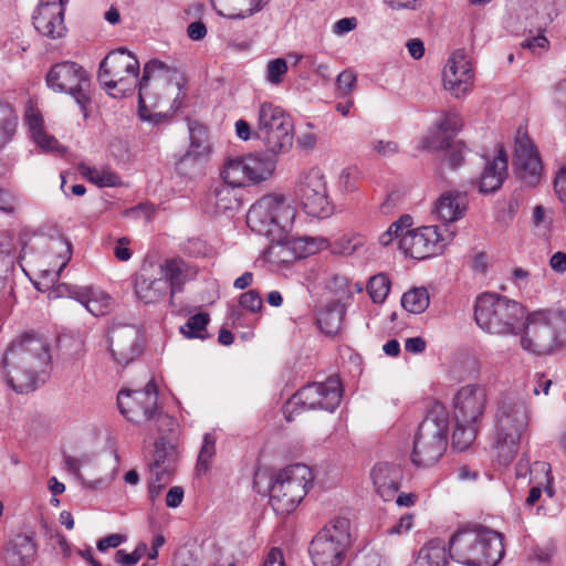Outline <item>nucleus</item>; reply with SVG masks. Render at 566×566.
Here are the masks:
<instances>
[{
	"label": "nucleus",
	"mask_w": 566,
	"mask_h": 566,
	"mask_svg": "<svg viewBox=\"0 0 566 566\" xmlns=\"http://www.w3.org/2000/svg\"><path fill=\"white\" fill-rule=\"evenodd\" d=\"M526 308L518 302L496 293H483L474 304V319L493 335H516L524 326Z\"/></svg>",
	"instance_id": "obj_6"
},
{
	"label": "nucleus",
	"mask_w": 566,
	"mask_h": 566,
	"mask_svg": "<svg viewBox=\"0 0 566 566\" xmlns=\"http://www.w3.org/2000/svg\"><path fill=\"white\" fill-rule=\"evenodd\" d=\"M520 343L524 350L547 355L566 345V313L537 311L526 313Z\"/></svg>",
	"instance_id": "obj_7"
},
{
	"label": "nucleus",
	"mask_w": 566,
	"mask_h": 566,
	"mask_svg": "<svg viewBox=\"0 0 566 566\" xmlns=\"http://www.w3.org/2000/svg\"><path fill=\"white\" fill-rule=\"evenodd\" d=\"M48 343L34 333L14 337L2 357L7 384L17 394H28L44 384L51 369Z\"/></svg>",
	"instance_id": "obj_1"
},
{
	"label": "nucleus",
	"mask_w": 566,
	"mask_h": 566,
	"mask_svg": "<svg viewBox=\"0 0 566 566\" xmlns=\"http://www.w3.org/2000/svg\"><path fill=\"white\" fill-rule=\"evenodd\" d=\"M450 557L465 566H496L504 556L502 535L475 524L459 528L449 542Z\"/></svg>",
	"instance_id": "obj_3"
},
{
	"label": "nucleus",
	"mask_w": 566,
	"mask_h": 566,
	"mask_svg": "<svg viewBox=\"0 0 566 566\" xmlns=\"http://www.w3.org/2000/svg\"><path fill=\"white\" fill-rule=\"evenodd\" d=\"M216 453V439L212 434L206 433L203 442L198 455L197 470L207 471L209 469L212 457Z\"/></svg>",
	"instance_id": "obj_47"
},
{
	"label": "nucleus",
	"mask_w": 566,
	"mask_h": 566,
	"mask_svg": "<svg viewBox=\"0 0 566 566\" xmlns=\"http://www.w3.org/2000/svg\"><path fill=\"white\" fill-rule=\"evenodd\" d=\"M554 190L560 201H566V164H564L556 172Z\"/></svg>",
	"instance_id": "obj_56"
},
{
	"label": "nucleus",
	"mask_w": 566,
	"mask_h": 566,
	"mask_svg": "<svg viewBox=\"0 0 566 566\" xmlns=\"http://www.w3.org/2000/svg\"><path fill=\"white\" fill-rule=\"evenodd\" d=\"M468 202L465 192L457 190L446 191L439 197L436 203V211L441 220L454 222L465 214Z\"/></svg>",
	"instance_id": "obj_31"
},
{
	"label": "nucleus",
	"mask_w": 566,
	"mask_h": 566,
	"mask_svg": "<svg viewBox=\"0 0 566 566\" xmlns=\"http://www.w3.org/2000/svg\"><path fill=\"white\" fill-rule=\"evenodd\" d=\"M158 391L154 379L144 389H123L118 392L117 405L120 413L132 422H143L153 419L157 410Z\"/></svg>",
	"instance_id": "obj_17"
},
{
	"label": "nucleus",
	"mask_w": 566,
	"mask_h": 566,
	"mask_svg": "<svg viewBox=\"0 0 566 566\" xmlns=\"http://www.w3.org/2000/svg\"><path fill=\"white\" fill-rule=\"evenodd\" d=\"M124 542H125V536H123L120 534H111V535L99 538L97 541L96 546L99 552H105L108 548L118 547Z\"/></svg>",
	"instance_id": "obj_59"
},
{
	"label": "nucleus",
	"mask_w": 566,
	"mask_h": 566,
	"mask_svg": "<svg viewBox=\"0 0 566 566\" xmlns=\"http://www.w3.org/2000/svg\"><path fill=\"white\" fill-rule=\"evenodd\" d=\"M357 27V19L352 18H343L337 20L333 25V32L337 35H343L355 30Z\"/></svg>",
	"instance_id": "obj_61"
},
{
	"label": "nucleus",
	"mask_w": 566,
	"mask_h": 566,
	"mask_svg": "<svg viewBox=\"0 0 566 566\" xmlns=\"http://www.w3.org/2000/svg\"><path fill=\"white\" fill-rule=\"evenodd\" d=\"M45 81L51 90L73 96L82 109H85L90 102L91 80L82 65L72 61L56 63L46 74Z\"/></svg>",
	"instance_id": "obj_16"
},
{
	"label": "nucleus",
	"mask_w": 566,
	"mask_h": 566,
	"mask_svg": "<svg viewBox=\"0 0 566 566\" xmlns=\"http://www.w3.org/2000/svg\"><path fill=\"white\" fill-rule=\"evenodd\" d=\"M18 116L13 106L7 102H0V134L4 140H9L15 133Z\"/></svg>",
	"instance_id": "obj_42"
},
{
	"label": "nucleus",
	"mask_w": 566,
	"mask_h": 566,
	"mask_svg": "<svg viewBox=\"0 0 566 566\" xmlns=\"http://www.w3.org/2000/svg\"><path fill=\"white\" fill-rule=\"evenodd\" d=\"M25 123L30 129L32 139L44 150H55L59 146L57 140L46 134L44 120L38 108L29 107L25 112Z\"/></svg>",
	"instance_id": "obj_34"
},
{
	"label": "nucleus",
	"mask_w": 566,
	"mask_h": 566,
	"mask_svg": "<svg viewBox=\"0 0 566 566\" xmlns=\"http://www.w3.org/2000/svg\"><path fill=\"white\" fill-rule=\"evenodd\" d=\"M449 411L441 402H433L415 436L410 460L418 468L437 464L448 446Z\"/></svg>",
	"instance_id": "obj_5"
},
{
	"label": "nucleus",
	"mask_w": 566,
	"mask_h": 566,
	"mask_svg": "<svg viewBox=\"0 0 566 566\" xmlns=\"http://www.w3.org/2000/svg\"><path fill=\"white\" fill-rule=\"evenodd\" d=\"M549 265L555 272L564 273L566 271V253L560 251L554 253L551 256Z\"/></svg>",
	"instance_id": "obj_64"
},
{
	"label": "nucleus",
	"mask_w": 566,
	"mask_h": 566,
	"mask_svg": "<svg viewBox=\"0 0 566 566\" xmlns=\"http://www.w3.org/2000/svg\"><path fill=\"white\" fill-rule=\"evenodd\" d=\"M461 127V118L455 113H448L438 128L423 139V149L442 150L451 146V139Z\"/></svg>",
	"instance_id": "obj_28"
},
{
	"label": "nucleus",
	"mask_w": 566,
	"mask_h": 566,
	"mask_svg": "<svg viewBox=\"0 0 566 566\" xmlns=\"http://www.w3.org/2000/svg\"><path fill=\"white\" fill-rule=\"evenodd\" d=\"M287 70V63L283 57L271 60L266 65L265 78L269 83L279 85L283 82Z\"/></svg>",
	"instance_id": "obj_49"
},
{
	"label": "nucleus",
	"mask_w": 566,
	"mask_h": 566,
	"mask_svg": "<svg viewBox=\"0 0 566 566\" xmlns=\"http://www.w3.org/2000/svg\"><path fill=\"white\" fill-rule=\"evenodd\" d=\"M356 81H357V77H356V74L350 71V70H345L343 71L338 76H337V87L338 90L344 94V95H347L352 92V90L354 88L355 84H356Z\"/></svg>",
	"instance_id": "obj_53"
},
{
	"label": "nucleus",
	"mask_w": 566,
	"mask_h": 566,
	"mask_svg": "<svg viewBox=\"0 0 566 566\" xmlns=\"http://www.w3.org/2000/svg\"><path fill=\"white\" fill-rule=\"evenodd\" d=\"M176 438L158 437L155 442L151 462L149 463L150 473H158L159 480L170 482L177 469L179 451Z\"/></svg>",
	"instance_id": "obj_25"
},
{
	"label": "nucleus",
	"mask_w": 566,
	"mask_h": 566,
	"mask_svg": "<svg viewBox=\"0 0 566 566\" xmlns=\"http://www.w3.org/2000/svg\"><path fill=\"white\" fill-rule=\"evenodd\" d=\"M478 430L479 423L455 421V428L452 433V447L459 451L467 450L475 440Z\"/></svg>",
	"instance_id": "obj_38"
},
{
	"label": "nucleus",
	"mask_w": 566,
	"mask_h": 566,
	"mask_svg": "<svg viewBox=\"0 0 566 566\" xmlns=\"http://www.w3.org/2000/svg\"><path fill=\"white\" fill-rule=\"evenodd\" d=\"M391 11H417L422 6V0H382Z\"/></svg>",
	"instance_id": "obj_52"
},
{
	"label": "nucleus",
	"mask_w": 566,
	"mask_h": 566,
	"mask_svg": "<svg viewBox=\"0 0 566 566\" xmlns=\"http://www.w3.org/2000/svg\"><path fill=\"white\" fill-rule=\"evenodd\" d=\"M507 174V156L500 147L492 161H488L482 172L479 190L483 193L496 191L503 184Z\"/></svg>",
	"instance_id": "obj_30"
},
{
	"label": "nucleus",
	"mask_w": 566,
	"mask_h": 566,
	"mask_svg": "<svg viewBox=\"0 0 566 566\" xmlns=\"http://www.w3.org/2000/svg\"><path fill=\"white\" fill-rule=\"evenodd\" d=\"M186 96L182 77L165 63L151 60L143 70L138 83V114L142 119L176 113Z\"/></svg>",
	"instance_id": "obj_2"
},
{
	"label": "nucleus",
	"mask_w": 566,
	"mask_h": 566,
	"mask_svg": "<svg viewBox=\"0 0 566 566\" xmlns=\"http://www.w3.org/2000/svg\"><path fill=\"white\" fill-rule=\"evenodd\" d=\"M453 233L438 226H424L407 230L399 240V248L406 255L424 260L441 254L451 242Z\"/></svg>",
	"instance_id": "obj_15"
},
{
	"label": "nucleus",
	"mask_w": 566,
	"mask_h": 566,
	"mask_svg": "<svg viewBox=\"0 0 566 566\" xmlns=\"http://www.w3.org/2000/svg\"><path fill=\"white\" fill-rule=\"evenodd\" d=\"M449 555L443 541L434 538L424 544L416 562L417 566H447Z\"/></svg>",
	"instance_id": "obj_35"
},
{
	"label": "nucleus",
	"mask_w": 566,
	"mask_h": 566,
	"mask_svg": "<svg viewBox=\"0 0 566 566\" xmlns=\"http://www.w3.org/2000/svg\"><path fill=\"white\" fill-rule=\"evenodd\" d=\"M294 195L302 209L311 217L326 218L333 211L327 181L323 171L317 167L302 171L298 175Z\"/></svg>",
	"instance_id": "obj_13"
},
{
	"label": "nucleus",
	"mask_w": 566,
	"mask_h": 566,
	"mask_svg": "<svg viewBox=\"0 0 566 566\" xmlns=\"http://www.w3.org/2000/svg\"><path fill=\"white\" fill-rule=\"evenodd\" d=\"M120 184V177L108 168H103L99 171L96 185L98 187H115Z\"/></svg>",
	"instance_id": "obj_58"
},
{
	"label": "nucleus",
	"mask_w": 566,
	"mask_h": 566,
	"mask_svg": "<svg viewBox=\"0 0 566 566\" xmlns=\"http://www.w3.org/2000/svg\"><path fill=\"white\" fill-rule=\"evenodd\" d=\"M235 188L226 181L212 188L210 199L218 211L226 212L239 208L240 200Z\"/></svg>",
	"instance_id": "obj_36"
},
{
	"label": "nucleus",
	"mask_w": 566,
	"mask_h": 566,
	"mask_svg": "<svg viewBox=\"0 0 566 566\" xmlns=\"http://www.w3.org/2000/svg\"><path fill=\"white\" fill-rule=\"evenodd\" d=\"M32 20L34 28L46 38L59 39L66 32L62 0H40Z\"/></svg>",
	"instance_id": "obj_21"
},
{
	"label": "nucleus",
	"mask_w": 566,
	"mask_h": 566,
	"mask_svg": "<svg viewBox=\"0 0 566 566\" xmlns=\"http://www.w3.org/2000/svg\"><path fill=\"white\" fill-rule=\"evenodd\" d=\"M558 552L557 543L549 539L532 549L531 560L538 563L552 564Z\"/></svg>",
	"instance_id": "obj_46"
},
{
	"label": "nucleus",
	"mask_w": 566,
	"mask_h": 566,
	"mask_svg": "<svg viewBox=\"0 0 566 566\" xmlns=\"http://www.w3.org/2000/svg\"><path fill=\"white\" fill-rule=\"evenodd\" d=\"M139 333L133 325H114L108 334L109 352L119 365H127L139 354Z\"/></svg>",
	"instance_id": "obj_22"
},
{
	"label": "nucleus",
	"mask_w": 566,
	"mask_h": 566,
	"mask_svg": "<svg viewBox=\"0 0 566 566\" xmlns=\"http://www.w3.org/2000/svg\"><path fill=\"white\" fill-rule=\"evenodd\" d=\"M350 521L335 517L312 539L310 556L314 566H340L352 546Z\"/></svg>",
	"instance_id": "obj_10"
},
{
	"label": "nucleus",
	"mask_w": 566,
	"mask_h": 566,
	"mask_svg": "<svg viewBox=\"0 0 566 566\" xmlns=\"http://www.w3.org/2000/svg\"><path fill=\"white\" fill-rule=\"evenodd\" d=\"M413 526V515L406 513L387 532L390 535H401L409 532Z\"/></svg>",
	"instance_id": "obj_55"
},
{
	"label": "nucleus",
	"mask_w": 566,
	"mask_h": 566,
	"mask_svg": "<svg viewBox=\"0 0 566 566\" xmlns=\"http://www.w3.org/2000/svg\"><path fill=\"white\" fill-rule=\"evenodd\" d=\"M270 505L276 514L295 511L313 485L314 473L304 463H293L277 470L271 480Z\"/></svg>",
	"instance_id": "obj_9"
},
{
	"label": "nucleus",
	"mask_w": 566,
	"mask_h": 566,
	"mask_svg": "<svg viewBox=\"0 0 566 566\" xmlns=\"http://www.w3.org/2000/svg\"><path fill=\"white\" fill-rule=\"evenodd\" d=\"M262 566H285L284 555L282 549L273 547L266 554Z\"/></svg>",
	"instance_id": "obj_63"
},
{
	"label": "nucleus",
	"mask_w": 566,
	"mask_h": 566,
	"mask_svg": "<svg viewBox=\"0 0 566 566\" xmlns=\"http://www.w3.org/2000/svg\"><path fill=\"white\" fill-rule=\"evenodd\" d=\"M72 295L94 316H102L111 308V296L93 287H75Z\"/></svg>",
	"instance_id": "obj_33"
},
{
	"label": "nucleus",
	"mask_w": 566,
	"mask_h": 566,
	"mask_svg": "<svg viewBox=\"0 0 566 566\" xmlns=\"http://www.w3.org/2000/svg\"><path fill=\"white\" fill-rule=\"evenodd\" d=\"M189 133L190 146L185 157L198 158L207 155L210 150L207 128L201 124H193L189 126Z\"/></svg>",
	"instance_id": "obj_37"
},
{
	"label": "nucleus",
	"mask_w": 566,
	"mask_h": 566,
	"mask_svg": "<svg viewBox=\"0 0 566 566\" xmlns=\"http://www.w3.org/2000/svg\"><path fill=\"white\" fill-rule=\"evenodd\" d=\"M443 85L452 95L459 97L473 85V71L470 61L461 51L452 53L443 69Z\"/></svg>",
	"instance_id": "obj_23"
},
{
	"label": "nucleus",
	"mask_w": 566,
	"mask_h": 566,
	"mask_svg": "<svg viewBox=\"0 0 566 566\" xmlns=\"http://www.w3.org/2000/svg\"><path fill=\"white\" fill-rule=\"evenodd\" d=\"M389 291L390 280L384 273L371 276L367 283V292L371 301L376 304L384 303L389 294Z\"/></svg>",
	"instance_id": "obj_41"
},
{
	"label": "nucleus",
	"mask_w": 566,
	"mask_h": 566,
	"mask_svg": "<svg viewBox=\"0 0 566 566\" xmlns=\"http://www.w3.org/2000/svg\"><path fill=\"white\" fill-rule=\"evenodd\" d=\"M254 137L272 155L289 151L293 145V123L290 115L272 102H262L258 108Z\"/></svg>",
	"instance_id": "obj_11"
},
{
	"label": "nucleus",
	"mask_w": 566,
	"mask_h": 566,
	"mask_svg": "<svg viewBox=\"0 0 566 566\" xmlns=\"http://www.w3.org/2000/svg\"><path fill=\"white\" fill-rule=\"evenodd\" d=\"M150 421H154V426L157 429L159 437L164 436L166 439L174 437L178 440V422L174 417L158 411L157 409Z\"/></svg>",
	"instance_id": "obj_43"
},
{
	"label": "nucleus",
	"mask_w": 566,
	"mask_h": 566,
	"mask_svg": "<svg viewBox=\"0 0 566 566\" xmlns=\"http://www.w3.org/2000/svg\"><path fill=\"white\" fill-rule=\"evenodd\" d=\"M219 15L245 19L264 9L271 0H210Z\"/></svg>",
	"instance_id": "obj_29"
},
{
	"label": "nucleus",
	"mask_w": 566,
	"mask_h": 566,
	"mask_svg": "<svg viewBox=\"0 0 566 566\" xmlns=\"http://www.w3.org/2000/svg\"><path fill=\"white\" fill-rule=\"evenodd\" d=\"M139 61L128 50L120 48L109 52L101 62L98 81L114 97H123L135 91L139 81Z\"/></svg>",
	"instance_id": "obj_12"
},
{
	"label": "nucleus",
	"mask_w": 566,
	"mask_h": 566,
	"mask_svg": "<svg viewBox=\"0 0 566 566\" xmlns=\"http://www.w3.org/2000/svg\"><path fill=\"white\" fill-rule=\"evenodd\" d=\"M371 478L377 493L384 501L394 500L400 488V470L388 463H380L371 471Z\"/></svg>",
	"instance_id": "obj_27"
},
{
	"label": "nucleus",
	"mask_w": 566,
	"mask_h": 566,
	"mask_svg": "<svg viewBox=\"0 0 566 566\" xmlns=\"http://www.w3.org/2000/svg\"><path fill=\"white\" fill-rule=\"evenodd\" d=\"M59 247V258L61 259V263L59 264L57 270L55 271V277H59L61 271L67 265L72 258V248L70 243L60 242Z\"/></svg>",
	"instance_id": "obj_62"
},
{
	"label": "nucleus",
	"mask_w": 566,
	"mask_h": 566,
	"mask_svg": "<svg viewBox=\"0 0 566 566\" xmlns=\"http://www.w3.org/2000/svg\"><path fill=\"white\" fill-rule=\"evenodd\" d=\"M513 168L517 179L527 187H535L542 180L544 167L539 154L532 139L520 132L514 144Z\"/></svg>",
	"instance_id": "obj_19"
},
{
	"label": "nucleus",
	"mask_w": 566,
	"mask_h": 566,
	"mask_svg": "<svg viewBox=\"0 0 566 566\" xmlns=\"http://www.w3.org/2000/svg\"><path fill=\"white\" fill-rule=\"evenodd\" d=\"M163 277L167 280L168 290L171 296L175 293L182 291L184 285L196 277L197 269L189 265L181 258H172L166 260L160 266H158Z\"/></svg>",
	"instance_id": "obj_26"
},
{
	"label": "nucleus",
	"mask_w": 566,
	"mask_h": 566,
	"mask_svg": "<svg viewBox=\"0 0 566 566\" xmlns=\"http://www.w3.org/2000/svg\"><path fill=\"white\" fill-rule=\"evenodd\" d=\"M429 294L424 287H415L401 297V305L412 314L423 313L429 306Z\"/></svg>",
	"instance_id": "obj_39"
},
{
	"label": "nucleus",
	"mask_w": 566,
	"mask_h": 566,
	"mask_svg": "<svg viewBox=\"0 0 566 566\" xmlns=\"http://www.w3.org/2000/svg\"><path fill=\"white\" fill-rule=\"evenodd\" d=\"M275 170V160L256 154L229 158L223 165V181L232 187H245L269 179Z\"/></svg>",
	"instance_id": "obj_14"
},
{
	"label": "nucleus",
	"mask_w": 566,
	"mask_h": 566,
	"mask_svg": "<svg viewBox=\"0 0 566 566\" xmlns=\"http://www.w3.org/2000/svg\"><path fill=\"white\" fill-rule=\"evenodd\" d=\"M365 244V238L361 234H344L336 240L334 249L345 255H350Z\"/></svg>",
	"instance_id": "obj_45"
},
{
	"label": "nucleus",
	"mask_w": 566,
	"mask_h": 566,
	"mask_svg": "<svg viewBox=\"0 0 566 566\" xmlns=\"http://www.w3.org/2000/svg\"><path fill=\"white\" fill-rule=\"evenodd\" d=\"M198 558L188 548L179 549L174 558V566H198Z\"/></svg>",
	"instance_id": "obj_57"
},
{
	"label": "nucleus",
	"mask_w": 566,
	"mask_h": 566,
	"mask_svg": "<svg viewBox=\"0 0 566 566\" xmlns=\"http://www.w3.org/2000/svg\"><path fill=\"white\" fill-rule=\"evenodd\" d=\"M296 209L282 193H268L254 202L247 213V224L271 241L283 240L291 230Z\"/></svg>",
	"instance_id": "obj_8"
},
{
	"label": "nucleus",
	"mask_w": 566,
	"mask_h": 566,
	"mask_svg": "<svg viewBox=\"0 0 566 566\" xmlns=\"http://www.w3.org/2000/svg\"><path fill=\"white\" fill-rule=\"evenodd\" d=\"M411 226V218L409 216H403L399 218L397 221L392 222L390 227L379 235L378 241L381 245H389L395 239L403 235L402 231L405 228Z\"/></svg>",
	"instance_id": "obj_44"
},
{
	"label": "nucleus",
	"mask_w": 566,
	"mask_h": 566,
	"mask_svg": "<svg viewBox=\"0 0 566 566\" xmlns=\"http://www.w3.org/2000/svg\"><path fill=\"white\" fill-rule=\"evenodd\" d=\"M342 384L337 377H328L324 382L308 384L298 389L292 400L306 409L334 411L342 399Z\"/></svg>",
	"instance_id": "obj_18"
},
{
	"label": "nucleus",
	"mask_w": 566,
	"mask_h": 566,
	"mask_svg": "<svg viewBox=\"0 0 566 566\" xmlns=\"http://www.w3.org/2000/svg\"><path fill=\"white\" fill-rule=\"evenodd\" d=\"M239 304L243 310L251 313H259L263 307L260 293L256 290H249L239 297Z\"/></svg>",
	"instance_id": "obj_50"
},
{
	"label": "nucleus",
	"mask_w": 566,
	"mask_h": 566,
	"mask_svg": "<svg viewBox=\"0 0 566 566\" xmlns=\"http://www.w3.org/2000/svg\"><path fill=\"white\" fill-rule=\"evenodd\" d=\"M210 322V316L207 313H198L190 316L187 322L180 327V333L187 338L207 337V325Z\"/></svg>",
	"instance_id": "obj_40"
},
{
	"label": "nucleus",
	"mask_w": 566,
	"mask_h": 566,
	"mask_svg": "<svg viewBox=\"0 0 566 566\" xmlns=\"http://www.w3.org/2000/svg\"><path fill=\"white\" fill-rule=\"evenodd\" d=\"M17 210V198L7 189L0 188V211L12 214Z\"/></svg>",
	"instance_id": "obj_54"
},
{
	"label": "nucleus",
	"mask_w": 566,
	"mask_h": 566,
	"mask_svg": "<svg viewBox=\"0 0 566 566\" xmlns=\"http://www.w3.org/2000/svg\"><path fill=\"white\" fill-rule=\"evenodd\" d=\"M130 240L126 237L119 238L114 248V254L119 261H128L132 258L129 249Z\"/></svg>",
	"instance_id": "obj_60"
},
{
	"label": "nucleus",
	"mask_w": 566,
	"mask_h": 566,
	"mask_svg": "<svg viewBox=\"0 0 566 566\" xmlns=\"http://www.w3.org/2000/svg\"><path fill=\"white\" fill-rule=\"evenodd\" d=\"M528 420L530 411L524 401L514 397H505L499 401L493 448L501 464L506 465L514 460Z\"/></svg>",
	"instance_id": "obj_4"
},
{
	"label": "nucleus",
	"mask_w": 566,
	"mask_h": 566,
	"mask_svg": "<svg viewBox=\"0 0 566 566\" xmlns=\"http://www.w3.org/2000/svg\"><path fill=\"white\" fill-rule=\"evenodd\" d=\"M134 291L138 300L145 304H156L165 298L169 290L167 280L163 277L158 268L144 265L135 274Z\"/></svg>",
	"instance_id": "obj_24"
},
{
	"label": "nucleus",
	"mask_w": 566,
	"mask_h": 566,
	"mask_svg": "<svg viewBox=\"0 0 566 566\" xmlns=\"http://www.w3.org/2000/svg\"><path fill=\"white\" fill-rule=\"evenodd\" d=\"M488 401L486 389L480 385L461 387L454 398V419L464 423L481 422Z\"/></svg>",
	"instance_id": "obj_20"
},
{
	"label": "nucleus",
	"mask_w": 566,
	"mask_h": 566,
	"mask_svg": "<svg viewBox=\"0 0 566 566\" xmlns=\"http://www.w3.org/2000/svg\"><path fill=\"white\" fill-rule=\"evenodd\" d=\"M346 310L340 301H331L316 315L319 329L328 336L338 334L342 329Z\"/></svg>",
	"instance_id": "obj_32"
},
{
	"label": "nucleus",
	"mask_w": 566,
	"mask_h": 566,
	"mask_svg": "<svg viewBox=\"0 0 566 566\" xmlns=\"http://www.w3.org/2000/svg\"><path fill=\"white\" fill-rule=\"evenodd\" d=\"M532 221L536 232L541 235H546L549 233L553 222L552 211L538 205L533 209Z\"/></svg>",
	"instance_id": "obj_48"
},
{
	"label": "nucleus",
	"mask_w": 566,
	"mask_h": 566,
	"mask_svg": "<svg viewBox=\"0 0 566 566\" xmlns=\"http://www.w3.org/2000/svg\"><path fill=\"white\" fill-rule=\"evenodd\" d=\"M338 186L344 192H353L357 190L359 186L358 171L354 168L344 169L339 175Z\"/></svg>",
	"instance_id": "obj_51"
}]
</instances>
